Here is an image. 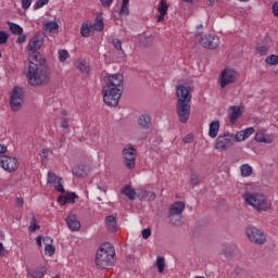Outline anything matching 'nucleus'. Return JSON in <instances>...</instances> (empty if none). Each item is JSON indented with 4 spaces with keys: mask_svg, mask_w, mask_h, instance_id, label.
<instances>
[{
    "mask_svg": "<svg viewBox=\"0 0 278 278\" xmlns=\"http://www.w3.org/2000/svg\"><path fill=\"white\" fill-rule=\"evenodd\" d=\"M167 219L172 227H181L184 225V215L167 213Z\"/></svg>",
    "mask_w": 278,
    "mask_h": 278,
    "instance_id": "f3484780",
    "label": "nucleus"
},
{
    "mask_svg": "<svg viewBox=\"0 0 278 278\" xmlns=\"http://www.w3.org/2000/svg\"><path fill=\"white\" fill-rule=\"evenodd\" d=\"M43 45H45V38L42 36H36L30 39L27 46V50L30 51L28 53V61L31 60L34 55L36 56L39 55L40 60H45V58H42V54L38 52V49H41Z\"/></svg>",
    "mask_w": 278,
    "mask_h": 278,
    "instance_id": "6e6552de",
    "label": "nucleus"
},
{
    "mask_svg": "<svg viewBox=\"0 0 278 278\" xmlns=\"http://www.w3.org/2000/svg\"><path fill=\"white\" fill-rule=\"evenodd\" d=\"M266 64L269 66H277L278 64V55L277 54H271L265 59Z\"/></svg>",
    "mask_w": 278,
    "mask_h": 278,
    "instance_id": "c9c22d12",
    "label": "nucleus"
},
{
    "mask_svg": "<svg viewBox=\"0 0 278 278\" xmlns=\"http://www.w3.org/2000/svg\"><path fill=\"white\" fill-rule=\"evenodd\" d=\"M228 113L231 125H235V123L242 116V110L240 106H230Z\"/></svg>",
    "mask_w": 278,
    "mask_h": 278,
    "instance_id": "a211bd4d",
    "label": "nucleus"
},
{
    "mask_svg": "<svg viewBox=\"0 0 278 278\" xmlns=\"http://www.w3.org/2000/svg\"><path fill=\"white\" fill-rule=\"evenodd\" d=\"M30 7H31V0H22L23 10H29Z\"/></svg>",
    "mask_w": 278,
    "mask_h": 278,
    "instance_id": "603ef678",
    "label": "nucleus"
},
{
    "mask_svg": "<svg viewBox=\"0 0 278 278\" xmlns=\"http://www.w3.org/2000/svg\"><path fill=\"white\" fill-rule=\"evenodd\" d=\"M8 38H10V35L3 30H0V45H5V42H8Z\"/></svg>",
    "mask_w": 278,
    "mask_h": 278,
    "instance_id": "c03bdc74",
    "label": "nucleus"
},
{
    "mask_svg": "<svg viewBox=\"0 0 278 278\" xmlns=\"http://www.w3.org/2000/svg\"><path fill=\"white\" fill-rule=\"evenodd\" d=\"M138 125L140 129H151V116L142 114L138 117Z\"/></svg>",
    "mask_w": 278,
    "mask_h": 278,
    "instance_id": "4be33fe9",
    "label": "nucleus"
},
{
    "mask_svg": "<svg viewBox=\"0 0 278 278\" xmlns=\"http://www.w3.org/2000/svg\"><path fill=\"white\" fill-rule=\"evenodd\" d=\"M91 31H92V27H89L88 24H83L80 28V34L84 38L90 37Z\"/></svg>",
    "mask_w": 278,
    "mask_h": 278,
    "instance_id": "e433bc0d",
    "label": "nucleus"
},
{
    "mask_svg": "<svg viewBox=\"0 0 278 278\" xmlns=\"http://www.w3.org/2000/svg\"><path fill=\"white\" fill-rule=\"evenodd\" d=\"M47 182L50 184V186H53L58 192H61L62 194L66 192L64 190V186L62 185V177L58 176V174L48 172Z\"/></svg>",
    "mask_w": 278,
    "mask_h": 278,
    "instance_id": "2eb2a0df",
    "label": "nucleus"
},
{
    "mask_svg": "<svg viewBox=\"0 0 278 278\" xmlns=\"http://www.w3.org/2000/svg\"><path fill=\"white\" fill-rule=\"evenodd\" d=\"M8 151V147L0 144V155H3Z\"/></svg>",
    "mask_w": 278,
    "mask_h": 278,
    "instance_id": "0e129e2a",
    "label": "nucleus"
},
{
    "mask_svg": "<svg viewBox=\"0 0 278 278\" xmlns=\"http://www.w3.org/2000/svg\"><path fill=\"white\" fill-rule=\"evenodd\" d=\"M254 140L263 144H270L273 142V136L266 134L265 129H258L255 134Z\"/></svg>",
    "mask_w": 278,
    "mask_h": 278,
    "instance_id": "dca6fc26",
    "label": "nucleus"
},
{
    "mask_svg": "<svg viewBox=\"0 0 278 278\" xmlns=\"http://www.w3.org/2000/svg\"><path fill=\"white\" fill-rule=\"evenodd\" d=\"M176 103H192V88L188 85H180L176 88Z\"/></svg>",
    "mask_w": 278,
    "mask_h": 278,
    "instance_id": "1a4fd4ad",
    "label": "nucleus"
},
{
    "mask_svg": "<svg viewBox=\"0 0 278 278\" xmlns=\"http://www.w3.org/2000/svg\"><path fill=\"white\" fill-rule=\"evenodd\" d=\"M45 251H46V255H53V253H55V247H53V244H46V248H45Z\"/></svg>",
    "mask_w": 278,
    "mask_h": 278,
    "instance_id": "79ce46f5",
    "label": "nucleus"
},
{
    "mask_svg": "<svg viewBox=\"0 0 278 278\" xmlns=\"http://www.w3.org/2000/svg\"><path fill=\"white\" fill-rule=\"evenodd\" d=\"M156 197L157 195L155 194V192H153V191H146L144 200L146 201H155Z\"/></svg>",
    "mask_w": 278,
    "mask_h": 278,
    "instance_id": "a18cd8bd",
    "label": "nucleus"
},
{
    "mask_svg": "<svg viewBox=\"0 0 278 278\" xmlns=\"http://www.w3.org/2000/svg\"><path fill=\"white\" fill-rule=\"evenodd\" d=\"M185 210H186V203H184L182 201H177L169 206L168 213L184 216Z\"/></svg>",
    "mask_w": 278,
    "mask_h": 278,
    "instance_id": "6ab92c4d",
    "label": "nucleus"
},
{
    "mask_svg": "<svg viewBox=\"0 0 278 278\" xmlns=\"http://www.w3.org/2000/svg\"><path fill=\"white\" fill-rule=\"evenodd\" d=\"M100 2L102 3L103 8H110V5L114 3V0H100Z\"/></svg>",
    "mask_w": 278,
    "mask_h": 278,
    "instance_id": "4d7b16f0",
    "label": "nucleus"
},
{
    "mask_svg": "<svg viewBox=\"0 0 278 278\" xmlns=\"http://www.w3.org/2000/svg\"><path fill=\"white\" fill-rule=\"evenodd\" d=\"M36 244H37V247H42V236H38L36 238Z\"/></svg>",
    "mask_w": 278,
    "mask_h": 278,
    "instance_id": "e2e57ef3",
    "label": "nucleus"
},
{
    "mask_svg": "<svg viewBox=\"0 0 278 278\" xmlns=\"http://www.w3.org/2000/svg\"><path fill=\"white\" fill-rule=\"evenodd\" d=\"M42 240H43V242H45L46 244H49V242H50V244L53 243V239H51L50 237H45Z\"/></svg>",
    "mask_w": 278,
    "mask_h": 278,
    "instance_id": "69168bd1",
    "label": "nucleus"
},
{
    "mask_svg": "<svg viewBox=\"0 0 278 278\" xmlns=\"http://www.w3.org/2000/svg\"><path fill=\"white\" fill-rule=\"evenodd\" d=\"M93 27L96 31H103V18L97 17Z\"/></svg>",
    "mask_w": 278,
    "mask_h": 278,
    "instance_id": "58836bf2",
    "label": "nucleus"
},
{
    "mask_svg": "<svg viewBox=\"0 0 278 278\" xmlns=\"http://www.w3.org/2000/svg\"><path fill=\"white\" fill-rule=\"evenodd\" d=\"M201 47L204 49H211L214 51L217 47H220V38L216 35H205L199 40Z\"/></svg>",
    "mask_w": 278,
    "mask_h": 278,
    "instance_id": "f8f14e48",
    "label": "nucleus"
},
{
    "mask_svg": "<svg viewBox=\"0 0 278 278\" xmlns=\"http://www.w3.org/2000/svg\"><path fill=\"white\" fill-rule=\"evenodd\" d=\"M0 166L8 173H14L18 169V161L16 157L0 155Z\"/></svg>",
    "mask_w": 278,
    "mask_h": 278,
    "instance_id": "ddd939ff",
    "label": "nucleus"
},
{
    "mask_svg": "<svg viewBox=\"0 0 278 278\" xmlns=\"http://www.w3.org/2000/svg\"><path fill=\"white\" fill-rule=\"evenodd\" d=\"M76 68L80 71V73L88 74L90 73V65L86 61H78L76 64Z\"/></svg>",
    "mask_w": 278,
    "mask_h": 278,
    "instance_id": "473e14b6",
    "label": "nucleus"
},
{
    "mask_svg": "<svg viewBox=\"0 0 278 278\" xmlns=\"http://www.w3.org/2000/svg\"><path fill=\"white\" fill-rule=\"evenodd\" d=\"M157 12L160 15L156 18V23H162V21H164V16L168 14V4L166 3V1H160Z\"/></svg>",
    "mask_w": 278,
    "mask_h": 278,
    "instance_id": "412c9836",
    "label": "nucleus"
},
{
    "mask_svg": "<svg viewBox=\"0 0 278 278\" xmlns=\"http://www.w3.org/2000/svg\"><path fill=\"white\" fill-rule=\"evenodd\" d=\"M61 127H62L63 129H68V118L63 117V118L61 119Z\"/></svg>",
    "mask_w": 278,
    "mask_h": 278,
    "instance_id": "864d4df0",
    "label": "nucleus"
},
{
    "mask_svg": "<svg viewBox=\"0 0 278 278\" xmlns=\"http://www.w3.org/2000/svg\"><path fill=\"white\" fill-rule=\"evenodd\" d=\"M257 52L260 53V55H268V47L266 46L257 47Z\"/></svg>",
    "mask_w": 278,
    "mask_h": 278,
    "instance_id": "8fccbe9b",
    "label": "nucleus"
},
{
    "mask_svg": "<svg viewBox=\"0 0 278 278\" xmlns=\"http://www.w3.org/2000/svg\"><path fill=\"white\" fill-rule=\"evenodd\" d=\"M47 3H49V0H38L34 5V10H40V8L47 5Z\"/></svg>",
    "mask_w": 278,
    "mask_h": 278,
    "instance_id": "49530a36",
    "label": "nucleus"
},
{
    "mask_svg": "<svg viewBox=\"0 0 278 278\" xmlns=\"http://www.w3.org/2000/svg\"><path fill=\"white\" fill-rule=\"evenodd\" d=\"M112 45H113V47H115V49L117 51H122V53H124V51H123V42L119 39H113L112 40Z\"/></svg>",
    "mask_w": 278,
    "mask_h": 278,
    "instance_id": "a19ab883",
    "label": "nucleus"
},
{
    "mask_svg": "<svg viewBox=\"0 0 278 278\" xmlns=\"http://www.w3.org/2000/svg\"><path fill=\"white\" fill-rule=\"evenodd\" d=\"M216 1L218 0H207V5H216Z\"/></svg>",
    "mask_w": 278,
    "mask_h": 278,
    "instance_id": "338daca9",
    "label": "nucleus"
},
{
    "mask_svg": "<svg viewBox=\"0 0 278 278\" xmlns=\"http://www.w3.org/2000/svg\"><path fill=\"white\" fill-rule=\"evenodd\" d=\"M121 192L122 194H125L129 201H136V189L131 188V185H125Z\"/></svg>",
    "mask_w": 278,
    "mask_h": 278,
    "instance_id": "5701e85b",
    "label": "nucleus"
},
{
    "mask_svg": "<svg viewBox=\"0 0 278 278\" xmlns=\"http://www.w3.org/2000/svg\"><path fill=\"white\" fill-rule=\"evenodd\" d=\"M37 229H40V225L34 224V223H31L30 226L28 227V230L30 231V233H34V231H36Z\"/></svg>",
    "mask_w": 278,
    "mask_h": 278,
    "instance_id": "5fc2aeb1",
    "label": "nucleus"
},
{
    "mask_svg": "<svg viewBox=\"0 0 278 278\" xmlns=\"http://www.w3.org/2000/svg\"><path fill=\"white\" fill-rule=\"evenodd\" d=\"M59 60H60V62H66V60H68V51L67 50H59Z\"/></svg>",
    "mask_w": 278,
    "mask_h": 278,
    "instance_id": "ea45409f",
    "label": "nucleus"
},
{
    "mask_svg": "<svg viewBox=\"0 0 278 278\" xmlns=\"http://www.w3.org/2000/svg\"><path fill=\"white\" fill-rule=\"evenodd\" d=\"M146 194H147V190H144V189L136 190V197H137V199H140V201L146 199V197H147Z\"/></svg>",
    "mask_w": 278,
    "mask_h": 278,
    "instance_id": "37998d69",
    "label": "nucleus"
},
{
    "mask_svg": "<svg viewBox=\"0 0 278 278\" xmlns=\"http://www.w3.org/2000/svg\"><path fill=\"white\" fill-rule=\"evenodd\" d=\"M122 155L124 157L125 165L129 170L136 168V150L134 147L124 148Z\"/></svg>",
    "mask_w": 278,
    "mask_h": 278,
    "instance_id": "4468645a",
    "label": "nucleus"
},
{
    "mask_svg": "<svg viewBox=\"0 0 278 278\" xmlns=\"http://www.w3.org/2000/svg\"><path fill=\"white\" fill-rule=\"evenodd\" d=\"M273 12H274V16L278 17V3L277 2H275L273 4Z\"/></svg>",
    "mask_w": 278,
    "mask_h": 278,
    "instance_id": "052dcab7",
    "label": "nucleus"
},
{
    "mask_svg": "<svg viewBox=\"0 0 278 278\" xmlns=\"http://www.w3.org/2000/svg\"><path fill=\"white\" fill-rule=\"evenodd\" d=\"M139 42L142 45V47H151L154 42V38L151 35H141L139 37Z\"/></svg>",
    "mask_w": 278,
    "mask_h": 278,
    "instance_id": "c85d7f7f",
    "label": "nucleus"
},
{
    "mask_svg": "<svg viewBox=\"0 0 278 278\" xmlns=\"http://www.w3.org/2000/svg\"><path fill=\"white\" fill-rule=\"evenodd\" d=\"M245 233L252 244H256L257 247H264V244H266L267 237L262 229L249 226L245 228Z\"/></svg>",
    "mask_w": 278,
    "mask_h": 278,
    "instance_id": "423d86ee",
    "label": "nucleus"
},
{
    "mask_svg": "<svg viewBox=\"0 0 278 278\" xmlns=\"http://www.w3.org/2000/svg\"><path fill=\"white\" fill-rule=\"evenodd\" d=\"M31 223H33V225H35V223H36V217H33V218H31L30 225H31Z\"/></svg>",
    "mask_w": 278,
    "mask_h": 278,
    "instance_id": "774afa93",
    "label": "nucleus"
},
{
    "mask_svg": "<svg viewBox=\"0 0 278 278\" xmlns=\"http://www.w3.org/2000/svg\"><path fill=\"white\" fill-rule=\"evenodd\" d=\"M60 29V25L58 22H45L42 26V30L45 34H51V31H55Z\"/></svg>",
    "mask_w": 278,
    "mask_h": 278,
    "instance_id": "a878e982",
    "label": "nucleus"
},
{
    "mask_svg": "<svg viewBox=\"0 0 278 278\" xmlns=\"http://www.w3.org/2000/svg\"><path fill=\"white\" fill-rule=\"evenodd\" d=\"M15 203L17 207H23V205H25V200H23V198H16Z\"/></svg>",
    "mask_w": 278,
    "mask_h": 278,
    "instance_id": "bf43d9fd",
    "label": "nucleus"
},
{
    "mask_svg": "<svg viewBox=\"0 0 278 278\" xmlns=\"http://www.w3.org/2000/svg\"><path fill=\"white\" fill-rule=\"evenodd\" d=\"M40 157L42 160V162H45V160H49V149L45 148L41 150L40 152Z\"/></svg>",
    "mask_w": 278,
    "mask_h": 278,
    "instance_id": "de8ad7c7",
    "label": "nucleus"
},
{
    "mask_svg": "<svg viewBox=\"0 0 278 278\" xmlns=\"http://www.w3.org/2000/svg\"><path fill=\"white\" fill-rule=\"evenodd\" d=\"M105 225H106L109 231H116V216H114V215L106 216Z\"/></svg>",
    "mask_w": 278,
    "mask_h": 278,
    "instance_id": "bb28decb",
    "label": "nucleus"
},
{
    "mask_svg": "<svg viewBox=\"0 0 278 278\" xmlns=\"http://www.w3.org/2000/svg\"><path fill=\"white\" fill-rule=\"evenodd\" d=\"M219 129H220V122L219 121H213L210 124V130H208L210 138H216V136H218Z\"/></svg>",
    "mask_w": 278,
    "mask_h": 278,
    "instance_id": "393cba45",
    "label": "nucleus"
},
{
    "mask_svg": "<svg viewBox=\"0 0 278 278\" xmlns=\"http://www.w3.org/2000/svg\"><path fill=\"white\" fill-rule=\"evenodd\" d=\"M119 16H129V0H123Z\"/></svg>",
    "mask_w": 278,
    "mask_h": 278,
    "instance_id": "72a5a7b5",
    "label": "nucleus"
},
{
    "mask_svg": "<svg viewBox=\"0 0 278 278\" xmlns=\"http://www.w3.org/2000/svg\"><path fill=\"white\" fill-rule=\"evenodd\" d=\"M28 62L26 78L29 86H33V88L47 86L51 81V70L47 67V61L40 59V55H34Z\"/></svg>",
    "mask_w": 278,
    "mask_h": 278,
    "instance_id": "f257e3e1",
    "label": "nucleus"
},
{
    "mask_svg": "<svg viewBox=\"0 0 278 278\" xmlns=\"http://www.w3.org/2000/svg\"><path fill=\"white\" fill-rule=\"evenodd\" d=\"M242 177H251L253 175V167L249 164H243L240 166Z\"/></svg>",
    "mask_w": 278,
    "mask_h": 278,
    "instance_id": "2f4dec72",
    "label": "nucleus"
},
{
    "mask_svg": "<svg viewBox=\"0 0 278 278\" xmlns=\"http://www.w3.org/2000/svg\"><path fill=\"white\" fill-rule=\"evenodd\" d=\"M255 134V128L249 127L243 130L237 131L236 135L226 132L217 137L215 141V149L217 151H227L229 147H233V142H244Z\"/></svg>",
    "mask_w": 278,
    "mask_h": 278,
    "instance_id": "7ed1b4c3",
    "label": "nucleus"
},
{
    "mask_svg": "<svg viewBox=\"0 0 278 278\" xmlns=\"http://www.w3.org/2000/svg\"><path fill=\"white\" fill-rule=\"evenodd\" d=\"M87 170H88V167L86 165L81 164V165L75 166L72 169V173L76 177H84V176H86Z\"/></svg>",
    "mask_w": 278,
    "mask_h": 278,
    "instance_id": "cd10ccee",
    "label": "nucleus"
},
{
    "mask_svg": "<svg viewBox=\"0 0 278 278\" xmlns=\"http://www.w3.org/2000/svg\"><path fill=\"white\" fill-rule=\"evenodd\" d=\"M104 86L102 88L103 101L109 108H116L123 97L125 77L123 74H113L104 76Z\"/></svg>",
    "mask_w": 278,
    "mask_h": 278,
    "instance_id": "f03ea898",
    "label": "nucleus"
},
{
    "mask_svg": "<svg viewBox=\"0 0 278 278\" xmlns=\"http://www.w3.org/2000/svg\"><path fill=\"white\" fill-rule=\"evenodd\" d=\"M116 264V252L110 243L103 244L96 253V266L100 270Z\"/></svg>",
    "mask_w": 278,
    "mask_h": 278,
    "instance_id": "20e7f679",
    "label": "nucleus"
},
{
    "mask_svg": "<svg viewBox=\"0 0 278 278\" xmlns=\"http://www.w3.org/2000/svg\"><path fill=\"white\" fill-rule=\"evenodd\" d=\"M165 266H166V263L164 261V257L163 256H159L156 258V268H157L159 273H164Z\"/></svg>",
    "mask_w": 278,
    "mask_h": 278,
    "instance_id": "4c0bfd02",
    "label": "nucleus"
},
{
    "mask_svg": "<svg viewBox=\"0 0 278 278\" xmlns=\"http://www.w3.org/2000/svg\"><path fill=\"white\" fill-rule=\"evenodd\" d=\"M184 142L186 143V144H188V143H190V142H192V140H194V136H192V135H187L184 139Z\"/></svg>",
    "mask_w": 278,
    "mask_h": 278,
    "instance_id": "13d9d810",
    "label": "nucleus"
},
{
    "mask_svg": "<svg viewBox=\"0 0 278 278\" xmlns=\"http://www.w3.org/2000/svg\"><path fill=\"white\" fill-rule=\"evenodd\" d=\"M8 25H9L10 31L12 34H14L15 36H22L23 35V27H21L18 24L8 22Z\"/></svg>",
    "mask_w": 278,
    "mask_h": 278,
    "instance_id": "c756f323",
    "label": "nucleus"
},
{
    "mask_svg": "<svg viewBox=\"0 0 278 278\" xmlns=\"http://www.w3.org/2000/svg\"><path fill=\"white\" fill-rule=\"evenodd\" d=\"M190 184L191 186H199V176L195 174H191Z\"/></svg>",
    "mask_w": 278,
    "mask_h": 278,
    "instance_id": "3c124183",
    "label": "nucleus"
},
{
    "mask_svg": "<svg viewBox=\"0 0 278 278\" xmlns=\"http://www.w3.org/2000/svg\"><path fill=\"white\" fill-rule=\"evenodd\" d=\"M75 199H77V194L75 193H66L65 195H60L58 202L60 205H66V203H75Z\"/></svg>",
    "mask_w": 278,
    "mask_h": 278,
    "instance_id": "b1692460",
    "label": "nucleus"
},
{
    "mask_svg": "<svg viewBox=\"0 0 278 278\" xmlns=\"http://www.w3.org/2000/svg\"><path fill=\"white\" fill-rule=\"evenodd\" d=\"M25 40H27V36H25V35H22V36L17 37V43L18 45H22V42H25Z\"/></svg>",
    "mask_w": 278,
    "mask_h": 278,
    "instance_id": "680f3d73",
    "label": "nucleus"
},
{
    "mask_svg": "<svg viewBox=\"0 0 278 278\" xmlns=\"http://www.w3.org/2000/svg\"><path fill=\"white\" fill-rule=\"evenodd\" d=\"M238 72L231 68H225L219 76V86L220 88H225L231 84H236L238 81Z\"/></svg>",
    "mask_w": 278,
    "mask_h": 278,
    "instance_id": "9d476101",
    "label": "nucleus"
},
{
    "mask_svg": "<svg viewBox=\"0 0 278 278\" xmlns=\"http://www.w3.org/2000/svg\"><path fill=\"white\" fill-rule=\"evenodd\" d=\"M191 103L176 102V114L179 123L186 125L190 119Z\"/></svg>",
    "mask_w": 278,
    "mask_h": 278,
    "instance_id": "9b49d317",
    "label": "nucleus"
},
{
    "mask_svg": "<svg viewBox=\"0 0 278 278\" xmlns=\"http://www.w3.org/2000/svg\"><path fill=\"white\" fill-rule=\"evenodd\" d=\"M243 199L245 203L254 207L256 212H268L273 206L264 193L245 192Z\"/></svg>",
    "mask_w": 278,
    "mask_h": 278,
    "instance_id": "39448f33",
    "label": "nucleus"
},
{
    "mask_svg": "<svg viewBox=\"0 0 278 278\" xmlns=\"http://www.w3.org/2000/svg\"><path fill=\"white\" fill-rule=\"evenodd\" d=\"M8 255V250L3 247V243L0 242V257H5Z\"/></svg>",
    "mask_w": 278,
    "mask_h": 278,
    "instance_id": "6e6d98bb",
    "label": "nucleus"
},
{
    "mask_svg": "<svg viewBox=\"0 0 278 278\" xmlns=\"http://www.w3.org/2000/svg\"><path fill=\"white\" fill-rule=\"evenodd\" d=\"M141 236L143 240H149V238H151V228L143 229Z\"/></svg>",
    "mask_w": 278,
    "mask_h": 278,
    "instance_id": "09e8293b",
    "label": "nucleus"
},
{
    "mask_svg": "<svg viewBox=\"0 0 278 278\" xmlns=\"http://www.w3.org/2000/svg\"><path fill=\"white\" fill-rule=\"evenodd\" d=\"M28 275H30L31 278H42L45 275H47V267L41 266L39 270H27Z\"/></svg>",
    "mask_w": 278,
    "mask_h": 278,
    "instance_id": "7c9ffc66",
    "label": "nucleus"
},
{
    "mask_svg": "<svg viewBox=\"0 0 278 278\" xmlns=\"http://www.w3.org/2000/svg\"><path fill=\"white\" fill-rule=\"evenodd\" d=\"M238 251V247L236 245H227L226 248L223 249V253L226 257H231L233 253Z\"/></svg>",
    "mask_w": 278,
    "mask_h": 278,
    "instance_id": "f704fd0d",
    "label": "nucleus"
},
{
    "mask_svg": "<svg viewBox=\"0 0 278 278\" xmlns=\"http://www.w3.org/2000/svg\"><path fill=\"white\" fill-rule=\"evenodd\" d=\"M65 220L71 231H79L81 229V223L77 220L76 215H70Z\"/></svg>",
    "mask_w": 278,
    "mask_h": 278,
    "instance_id": "aec40b11",
    "label": "nucleus"
},
{
    "mask_svg": "<svg viewBox=\"0 0 278 278\" xmlns=\"http://www.w3.org/2000/svg\"><path fill=\"white\" fill-rule=\"evenodd\" d=\"M25 103V91L21 87H14L11 92L10 105L12 112H21V108Z\"/></svg>",
    "mask_w": 278,
    "mask_h": 278,
    "instance_id": "0eeeda50",
    "label": "nucleus"
}]
</instances>
